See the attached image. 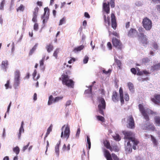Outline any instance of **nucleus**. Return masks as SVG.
<instances>
[{
  "label": "nucleus",
  "mask_w": 160,
  "mask_h": 160,
  "mask_svg": "<svg viewBox=\"0 0 160 160\" xmlns=\"http://www.w3.org/2000/svg\"><path fill=\"white\" fill-rule=\"evenodd\" d=\"M107 46L109 48V49L111 50L112 49V46L110 42H108L107 44Z\"/></svg>",
  "instance_id": "4d7b16f0"
},
{
  "label": "nucleus",
  "mask_w": 160,
  "mask_h": 160,
  "mask_svg": "<svg viewBox=\"0 0 160 160\" xmlns=\"http://www.w3.org/2000/svg\"><path fill=\"white\" fill-rule=\"evenodd\" d=\"M155 123L158 126L160 125V117L157 116L154 118Z\"/></svg>",
  "instance_id": "7c9ffc66"
},
{
  "label": "nucleus",
  "mask_w": 160,
  "mask_h": 160,
  "mask_svg": "<svg viewBox=\"0 0 160 160\" xmlns=\"http://www.w3.org/2000/svg\"><path fill=\"white\" fill-rule=\"evenodd\" d=\"M131 71L134 74H136L137 73L136 70L134 68H132L131 69Z\"/></svg>",
  "instance_id": "6e6d98bb"
},
{
  "label": "nucleus",
  "mask_w": 160,
  "mask_h": 160,
  "mask_svg": "<svg viewBox=\"0 0 160 160\" xmlns=\"http://www.w3.org/2000/svg\"><path fill=\"white\" fill-rule=\"evenodd\" d=\"M128 85L130 91H133V90L134 86L132 83L129 82L128 83Z\"/></svg>",
  "instance_id": "473e14b6"
},
{
  "label": "nucleus",
  "mask_w": 160,
  "mask_h": 160,
  "mask_svg": "<svg viewBox=\"0 0 160 160\" xmlns=\"http://www.w3.org/2000/svg\"><path fill=\"white\" fill-rule=\"evenodd\" d=\"M149 60V59L148 58H144L142 60V62H147Z\"/></svg>",
  "instance_id": "bf43d9fd"
},
{
  "label": "nucleus",
  "mask_w": 160,
  "mask_h": 160,
  "mask_svg": "<svg viewBox=\"0 0 160 160\" xmlns=\"http://www.w3.org/2000/svg\"><path fill=\"white\" fill-rule=\"evenodd\" d=\"M139 36L141 38L142 42L144 46L148 44V39L146 35H144L143 33H139Z\"/></svg>",
  "instance_id": "2eb2a0df"
},
{
  "label": "nucleus",
  "mask_w": 160,
  "mask_h": 160,
  "mask_svg": "<svg viewBox=\"0 0 160 160\" xmlns=\"http://www.w3.org/2000/svg\"><path fill=\"white\" fill-rule=\"evenodd\" d=\"M130 26V22H127L125 23V27L126 28H128Z\"/></svg>",
  "instance_id": "69168bd1"
},
{
  "label": "nucleus",
  "mask_w": 160,
  "mask_h": 160,
  "mask_svg": "<svg viewBox=\"0 0 160 160\" xmlns=\"http://www.w3.org/2000/svg\"><path fill=\"white\" fill-rule=\"evenodd\" d=\"M119 93L120 97V102L121 104L122 105L124 103V100L123 96V90L122 87H120L119 89Z\"/></svg>",
  "instance_id": "a211bd4d"
},
{
  "label": "nucleus",
  "mask_w": 160,
  "mask_h": 160,
  "mask_svg": "<svg viewBox=\"0 0 160 160\" xmlns=\"http://www.w3.org/2000/svg\"><path fill=\"white\" fill-rule=\"evenodd\" d=\"M127 127L130 129H134L135 127V122L132 115H130L127 117Z\"/></svg>",
  "instance_id": "0eeeda50"
},
{
  "label": "nucleus",
  "mask_w": 160,
  "mask_h": 160,
  "mask_svg": "<svg viewBox=\"0 0 160 160\" xmlns=\"http://www.w3.org/2000/svg\"><path fill=\"white\" fill-rule=\"evenodd\" d=\"M20 84V80L14 79L13 87L15 89L17 88Z\"/></svg>",
  "instance_id": "393cba45"
},
{
  "label": "nucleus",
  "mask_w": 160,
  "mask_h": 160,
  "mask_svg": "<svg viewBox=\"0 0 160 160\" xmlns=\"http://www.w3.org/2000/svg\"><path fill=\"white\" fill-rule=\"evenodd\" d=\"M29 144H30V142H28L27 145L23 147V149H22L23 151H25L26 149H27L28 148V146H29Z\"/></svg>",
  "instance_id": "0e129e2a"
},
{
  "label": "nucleus",
  "mask_w": 160,
  "mask_h": 160,
  "mask_svg": "<svg viewBox=\"0 0 160 160\" xmlns=\"http://www.w3.org/2000/svg\"><path fill=\"white\" fill-rule=\"evenodd\" d=\"M102 72L103 73L107 74L108 73H110L111 72V70L110 69H108V71H106L105 70H103Z\"/></svg>",
  "instance_id": "13d9d810"
},
{
  "label": "nucleus",
  "mask_w": 160,
  "mask_h": 160,
  "mask_svg": "<svg viewBox=\"0 0 160 160\" xmlns=\"http://www.w3.org/2000/svg\"><path fill=\"white\" fill-rule=\"evenodd\" d=\"M148 127L149 129H150L152 131H154L155 129V127L153 125H149L148 126Z\"/></svg>",
  "instance_id": "864d4df0"
},
{
  "label": "nucleus",
  "mask_w": 160,
  "mask_h": 160,
  "mask_svg": "<svg viewBox=\"0 0 160 160\" xmlns=\"http://www.w3.org/2000/svg\"><path fill=\"white\" fill-rule=\"evenodd\" d=\"M124 98L125 100L126 101H128L129 100V97L128 94L127 93H125V94Z\"/></svg>",
  "instance_id": "49530a36"
},
{
  "label": "nucleus",
  "mask_w": 160,
  "mask_h": 160,
  "mask_svg": "<svg viewBox=\"0 0 160 160\" xmlns=\"http://www.w3.org/2000/svg\"><path fill=\"white\" fill-rule=\"evenodd\" d=\"M113 138L115 140L117 141H119L121 140V138L118 134H117L116 136H113Z\"/></svg>",
  "instance_id": "ea45409f"
},
{
  "label": "nucleus",
  "mask_w": 160,
  "mask_h": 160,
  "mask_svg": "<svg viewBox=\"0 0 160 160\" xmlns=\"http://www.w3.org/2000/svg\"><path fill=\"white\" fill-rule=\"evenodd\" d=\"M138 34L137 30L134 28H131L128 32L127 35L128 37L134 38L136 37Z\"/></svg>",
  "instance_id": "9d476101"
},
{
  "label": "nucleus",
  "mask_w": 160,
  "mask_h": 160,
  "mask_svg": "<svg viewBox=\"0 0 160 160\" xmlns=\"http://www.w3.org/2000/svg\"><path fill=\"white\" fill-rule=\"evenodd\" d=\"M103 8L107 14L109 13L110 12V8L109 2L108 3L106 2L103 3Z\"/></svg>",
  "instance_id": "f3484780"
},
{
  "label": "nucleus",
  "mask_w": 160,
  "mask_h": 160,
  "mask_svg": "<svg viewBox=\"0 0 160 160\" xmlns=\"http://www.w3.org/2000/svg\"><path fill=\"white\" fill-rule=\"evenodd\" d=\"M109 150L111 152L114 151L115 152H118L119 151V149L118 146L117 145L112 146V147H111V149L110 148Z\"/></svg>",
  "instance_id": "c85d7f7f"
},
{
  "label": "nucleus",
  "mask_w": 160,
  "mask_h": 160,
  "mask_svg": "<svg viewBox=\"0 0 160 160\" xmlns=\"http://www.w3.org/2000/svg\"><path fill=\"white\" fill-rule=\"evenodd\" d=\"M151 100L155 104L160 105V94H155L153 97L151 98Z\"/></svg>",
  "instance_id": "f8f14e48"
},
{
  "label": "nucleus",
  "mask_w": 160,
  "mask_h": 160,
  "mask_svg": "<svg viewBox=\"0 0 160 160\" xmlns=\"http://www.w3.org/2000/svg\"><path fill=\"white\" fill-rule=\"evenodd\" d=\"M151 69L153 71L160 70V63L152 66Z\"/></svg>",
  "instance_id": "412c9836"
},
{
  "label": "nucleus",
  "mask_w": 160,
  "mask_h": 160,
  "mask_svg": "<svg viewBox=\"0 0 160 160\" xmlns=\"http://www.w3.org/2000/svg\"><path fill=\"white\" fill-rule=\"evenodd\" d=\"M66 18L64 17L62 19L60 20L59 25L60 26L62 25V24L65 23L66 22Z\"/></svg>",
  "instance_id": "e433bc0d"
},
{
  "label": "nucleus",
  "mask_w": 160,
  "mask_h": 160,
  "mask_svg": "<svg viewBox=\"0 0 160 160\" xmlns=\"http://www.w3.org/2000/svg\"><path fill=\"white\" fill-rule=\"evenodd\" d=\"M142 26L147 31L150 30L152 28V22L147 17L143 18L142 21Z\"/></svg>",
  "instance_id": "423d86ee"
},
{
  "label": "nucleus",
  "mask_w": 160,
  "mask_h": 160,
  "mask_svg": "<svg viewBox=\"0 0 160 160\" xmlns=\"http://www.w3.org/2000/svg\"><path fill=\"white\" fill-rule=\"evenodd\" d=\"M54 99L53 98V96L52 95H50L49 97L48 101V105H51L52 102H53Z\"/></svg>",
  "instance_id": "72a5a7b5"
},
{
  "label": "nucleus",
  "mask_w": 160,
  "mask_h": 160,
  "mask_svg": "<svg viewBox=\"0 0 160 160\" xmlns=\"http://www.w3.org/2000/svg\"><path fill=\"white\" fill-rule=\"evenodd\" d=\"M60 144V142H59L58 143H57L55 147V151L57 153H58L59 151V147Z\"/></svg>",
  "instance_id": "79ce46f5"
},
{
  "label": "nucleus",
  "mask_w": 160,
  "mask_h": 160,
  "mask_svg": "<svg viewBox=\"0 0 160 160\" xmlns=\"http://www.w3.org/2000/svg\"><path fill=\"white\" fill-rule=\"evenodd\" d=\"M104 155L107 160H123L119 159L114 153H112L111 154L106 149L104 151Z\"/></svg>",
  "instance_id": "20e7f679"
},
{
  "label": "nucleus",
  "mask_w": 160,
  "mask_h": 160,
  "mask_svg": "<svg viewBox=\"0 0 160 160\" xmlns=\"http://www.w3.org/2000/svg\"><path fill=\"white\" fill-rule=\"evenodd\" d=\"M89 59L88 57L87 56H85L83 60V62L84 64L87 63Z\"/></svg>",
  "instance_id": "09e8293b"
},
{
  "label": "nucleus",
  "mask_w": 160,
  "mask_h": 160,
  "mask_svg": "<svg viewBox=\"0 0 160 160\" xmlns=\"http://www.w3.org/2000/svg\"><path fill=\"white\" fill-rule=\"evenodd\" d=\"M80 132V128H78V129L76 135V137L78 138L79 137V135Z\"/></svg>",
  "instance_id": "603ef678"
},
{
  "label": "nucleus",
  "mask_w": 160,
  "mask_h": 160,
  "mask_svg": "<svg viewBox=\"0 0 160 160\" xmlns=\"http://www.w3.org/2000/svg\"><path fill=\"white\" fill-rule=\"evenodd\" d=\"M52 126H53L52 124H51L49 127L48 128L47 130V132L44 138V140H45L46 138L48 136V135L49 134L50 132L52 131Z\"/></svg>",
  "instance_id": "cd10ccee"
},
{
  "label": "nucleus",
  "mask_w": 160,
  "mask_h": 160,
  "mask_svg": "<svg viewBox=\"0 0 160 160\" xmlns=\"http://www.w3.org/2000/svg\"><path fill=\"white\" fill-rule=\"evenodd\" d=\"M87 142L88 144V149H89L91 148V143L90 142V139L89 136H87Z\"/></svg>",
  "instance_id": "c03bdc74"
},
{
  "label": "nucleus",
  "mask_w": 160,
  "mask_h": 160,
  "mask_svg": "<svg viewBox=\"0 0 160 160\" xmlns=\"http://www.w3.org/2000/svg\"><path fill=\"white\" fill-rule=\"evenodd\" d=\"M112 99L115 102L118 101L119 99L118 96V93L116 91H114L112 93Z\"/></svg>",
  "instance_id": "dca6fc26"
},
{
  "label": "nucleus",
  "mask_w": 160,
  "mask_h": 160,
  "mask_svg": "<svg viewBox=\"0 0 160 160\" xmlns=\"http://www.w3.org/2000/svg\"><path fill=\"white\" fill-rule=\"evenodd\" d=\"M92 86H90V88L89 90H86L85 93H91L92 92Z\"/></svg>",
  "instance_id": "5fc2aeb1"
},
{
  "label": "nucleus",
  "mask_w": 160,
  "mask_h": 160,
  "mask_svg": "<svg viewBox=\"0 0 160 160\" xmlns=\"http://www.w3.org/2000/svg\"><path fill=\"white\" fill-rule=\"evenodd\" d=\"M71 102L72 101L71 100L68 101L66 103V106H67L70 105L71 104Z\"/></svg>",
  "instance_id": "338daca9"
},
{
  "label": "nucleus",
  "mask_w": 160,
  "mask_h": 160,
  "mask_svg": "<svg viewBox=\"0 0 160 160\" xmlns=\"http://www.w3.org/2000/svg\"><path fill=\"white\" fill-rule=\"evenodd\" d=\"M38 45V43H36L32 49L30 50L29 53V55H31L34 52V51L36 49L37 46Z\"/></svg>",
  "instance_id": "c756f323"
},
{
  "label": "nucleus",
  "mask_w": 160,
  "mask_h": 160,
  "mask_svg": "<svg viewBox=\"0 0 160 160\" xmlns=\"http://www.w3.org/2000/svg\"><path fill=\"white\" fill-rule=\"evenodd\" d=\"M39 11V8L36 7L34 10V11L33 12L32 18V21L34 22H37V16Z\"/></svg>",
  "instance_id": "4468645a"
},
{
  "label": "nucleus",
  "mask_w": 160,
  "mask_h": 160,
  "mask_svg": "<svg viewBox=\"0 0 160 160\" xmlns=\"http://www.w3.org/2000/svg\"><path fill=\"white\" fill-rule=\"evenodd\" d=\"M62 131L61 133V138L68 139L69 137L70 132V128L68 125V124L66 125H64L62 127Z\"/></svg>",
  "instance_id": "39448f33"
},
{
  "label": "nucleus",
  "mask_w": 160,
  "mask_h": 160,
  "mask_svg": "<svg viewBox=\"0 0 160 160\" xmlns=\"http://www.w3.org/2000/svg\"><path fill=\"white\" fill-rule=\"evenodd\" d=\"M109 35L111 34H112L115 36L117 37L118 38H119V35L118 33L116 31H113L112 32H111L110 31H109Z\"/></svg>",
  "instance_id": "c9c22d12"
},
{
  "label": "nucleus",
  "mask_w": 160,
  "mask_h": 160,
  "mask_svg": "<svg viewBox=\"0 0 160 160\" xmlns=\"http://www.w3.org/2000/svg\"><path fill=\"white\" fill-rule=\"evenodd\" d=\"M13 152H15L17 155L18 154L19 152V147L17 146L13 148Z\"/></svg>",
  "instance_id": "58836bf2"
},
{
  "label": "nucleus",
  "mask_w": 160,
  "mask_h": 160,
  "mask_svg": "<svg viewBox=\"0 0 160 160\" xmlns=\"http://www.w3.org/2000/svg\"><path fill=\"white\" fill-rule=\"evenodd\" d=\"M103 18L105 23L106 24L107 23L108 25H110V18L108 16L107 18L106 15H104Z\"/></svg>",
  "instance_id": "b1692460"
},
{
  "label": "nucleus",
  "mask_w": 160,
  "mask_h": 160,
  "mask_svg": "<svg viewBox=\"0 0 160 160\" xmlns=\"http://www.w3.org/2000/svg\"><path fill=\"white\" fill-rule=\"evenodd\" d=\"M112 42L114 47L118 49L122 50L123 48V45L120 39L115 38H113Z\"/></svg>",
  "instance_id": "6e6552de"
},
{
  "label": "nucleus",
  "mask_w": 160,
  "mask_h": 160,
  "mask_svg": "<svg viewBox=\"0 0 160 160\" xmlns=\"http://www.w3.org/2000/svg\"><path fill=\"white\" fill-rule=\"evenodd\" d=\"M34 30L35 31H37L38 29V23L35 22L33 26Z\"/></svg>",
  "instance_id": "8fccbe9b"
},
{
  "label": "nucleus",
  "mask_w": 160,
  "mask_h": 160,
  "mask_svg": "<svg viewBox=\"0 0 160 160\" xmlns=\"http://www.w3.org/2000/svg\"><path fill=\"white\" fill-rule=\"evenodd\" d=\"M103 144L104 146L108 149H109L110 148L111 149V146L110 145L109 141L108 140H105L103 142Z\"/></svg>",
  "instance_id": "5701e85b"
},
{
  "label": "nucleus",
  "mask_w": 160,
  "mask_h": 160,
  "mask_svg": "<svg viewBox=\"0 0 160 160\" xmlns=\"http://www.w3.org/2000/svg\"><path fill=\"white\" fill-rule=\"evenodd\" d=\"M115 0H110V3L111 8H113L115 7Z\"/></svg>",
  "instance_id": "3c124183"
},
{
  "label": "nucleus",
  "mask_w": 160,
  "mask_h": 160,
  "mask_svg": "<svg viewBox=\"0 0 160 160\" xmlns=\"http://www.w3.org/2000/svg\"><path fill=\"white\" fill-rule=\"evenodd\" d=\"M37 70L35 69L34 70V72L32 74V76L33 77V79L35 78V77L37 75Z\"/></svg>",
  "instance_id": "774afa93"
},
{
  "label": "nucleus",
  "mask_w": 160,
  "mask_h": 160,
  "mask_svg": "<svg viewBox=\"0 0 160 160\" xmlns=\"http://www.w3.org/2000/svg\"><path fill=\"white\" fill-rule=\"evenodd\" d=\"M8 65V61H3L2 62L1 67L2 68L5 70V71H6Z\"/></svg>",
  "instance_id": "6ab92c4d"
},
{
  "label": "nucleus",
  "mask_w": 160,
  "mask_h": 160,
  "mask_svg": "<svg viewBox=\"0 0 160 160\" xmlns=\"http://www.w3.org/2000/svg\"><path fill=\"white\" fill-rule=\"evenodd\" d=\"M10 84V81L9 80H8L7 82V83L5 84V86L6 89L8 88Z\"/></svg>",
  "instance_id": "052dcab7"
},
{
  "label": "nucleus",
  "mask_w": 160,
  "mask_h": 160,
  "mask_svg": "<svg viewBox=\"0 0 160 160\" xmlns=\"http://www.w3.org/2000/svg\"><path fill=\"white\" fill-rule=\"evenodd\" d=\"M151 140L153 142V144L156 146L158 145V142L156 139L154 138V137H153L152 135H151Z\"/></svg>",
  "instance_id": "2f4dec72"
},
{
  "label": "nucleus",
  "mask_w": 160,
  "mask_h": 160,
  "mask_svg": "<svg viewBox=\"0 0 160 160\" xmlns=\"http://www.w3.org/2000/svg\"><path fill=\"white\" fill-rule=\"evenodd\" d=\"M84 16L85 17L88 18H89L90 17V16L88 13L86 12L84 13Z\"/></svg>",
  "instance_id": "680f3d73"
},
{
  "label": "nucleus",
  "mask_w": 160,
  "mask_h": 160,
  "mask_svg": "<svg viewBox=\"0 0 160 160\" xmlns=\"http://www.w3.org/2000/svg\"><path fill=\"white\" fill-rule=\"evenodd\" d=\"M84 48V46L83 45H81L78 47L75 48L73 50V51L75 52L80 51L82 50Z\"/></svg>",
  "instance_id": "bb28decb"
},
{
  "label": "nucleus",
  "mask_w": 160,
  "mask_h": 160,
  "mask_svg": "<svg viewBox=\"0 0 160 160\" xmlns=\"http://www.w3.org/2000/svg\"><path fill=\"white\" fill-rule=\"evenodd\" d=\"M46 48L47 52L49 53L53 50V47L52 43H50L47 45Z\"/></svg>",
  "instance_id": "aec40b11"
},
{
  "label": "nucleus",
  "mask_w": 160,
  "mask_h": 160,
  "mask_svg": "<svg viewBox=\"0 0 160 160\" xmlns=\"http://www.w3.org/2000/svg\"><path fill=\"white\" fill-rule=\"evenodd\" d=\"M24 9V7L22 4H21L20 6L18 7V8L17 9V12H18L19 11H23Z\"/></svg>",
  "instance_id": "37998d69"
},
{
  "label": "nucleus",
  "mask_w": 160,
  "mask_h": 160,
  "mask_svg": "<svg viewBox=\"0 0 160 160\" xmlns=\"http://www.w3.org/2000/svg\"><path fill=\"white\" fill-rule=\"evenodd\" d=\"M122 133L124 135V138L128 140L126 148V151L129 152H131L132 151V143L133 145V148L134 150H136V146L138 145L139 141L133 137L134 135L133 133L131 131H123Z\"/></svg>",
  "instance_id": "f257e3e1"
},
{
  "label": "nucleus",
  "mask_w": 160,
  "mask_h": 160,
  "mask_svg": "<svg viewBox=\"0 0 160 160\" xmlns=\"http://www.w3.org/2000/svg\"><path fill=\"white\" fill-rule=\"evenodd\" d=\"M138 107L140 111L141 112L144 118L147 121H149V117L147 113H146V112L144 109L143 106L141 104H139L138 105Z\"/></svg>",
  "instance_id": "9b49d317"
},
{
  "label": "nucleus",
  "mask_w": 160,
  "mask_h": 160,
  "mask_svg": "<svg viewBox=\"0 0 160 160\" xmlns=\"http://www.w3.org/2000/svg\"><path fill=\"white\" fill-rule=\"evenodd\" d=\"M98 106L99 112L100 113L104 115V110H105L106 106V103L104 98L102 97H99L98 98Z\"/></svg>",
  "instance_id": "7ed1b4c3"
},
{
  "label": "nucleus",
  "mask_w": 160,
  "mask_h": 160,
  "mask_svg": "<svg viewBox=\"0 0 160 160\" xmlns=\"http://www.w3.org/2000/svg\"><path fill=\"white\" fill-rule=\"evenodd\" d=\"M49 10L48 7L45 8H44V13L43 16L42 17L43 19V23H45L47 22L49 18Z\"/></svg>",
  "instance_id": "1a4fd4ad"
},
{
  "label": "nucleus",
  "mask_w": 160,
  "mask_h": 160,
  "mask_svg": "<svg viewBox=\"0 0 160 160\" xmlns=\"http://www.w3.org/2000/svg\"><path fill=\"white\" fill-rule=\"evenodd\" d=\"M111 18L112 27L114 30H115L117 28V24L116 19V17L114 13H111Z\"/></svg>",
  "instance_id": "ddd939ff"
},
{
  "label": "nucleus",
  "mask_w": 160,
  "mask_h": 160,
  "mask_svg": "<svg viewBox=\"0 0 160 160\" xmlns=\"http://www.w3.org/2000/svg\"><path fill=\"white\" fill-rule=\"evenodd\" d=\"M59 52V49L58 48L56 49L53 53V56L55 57L56 58H57L58 54Z\"/></svg>",
  "instance_id": "a19ab883"
},
{
  "label": "nucleus",
  "mask_w": 160,
  "mask_h": 160,
  "mask_svg": "<svg viewBox=\"0 0 160 160\" xmlns=\"http://www.w3.org/2000/svg\"><path fill=\"white\" fill-rule=\"evenodd\" d=\"M45 59V57H43L41 60L39 62V64H40V66L42 67V66H43L44 64V61Z\"/></svg>",
  "instance_id": "de8ad7c7"
},
{
  "label": "nucleus",
  "mask_w": 160,
  "mask_h": 160,
  "mask_svg": "<svg viewBox=\"0 0 160 160\" xmlns=\"http://www.w3.org/2000/svg\"><path fill=\"white\" fill-rule=\"evenodd\" d=\"M62 78H59V80H62V83L69 87L73 88L74 82L72 79H69V77L68 75L63 74L62 75Z\"/></svg>",
  "instance_id": "f03ea898"
},
{
  "label": "nucleus",
  "mask_w": 160,
  "mask_h": 160,
  "mask_svg": "<svg viewBox=\"0 0 160 160\" xmlns=\"http://www.w3.org/2000/svg\"><path fill=\"white\" fill-rule=\"evenodd\" d=\"M5 3V0H3L1 2L0 5V10H3L4 5Z\"/></svg>",
  "instance_id": "a18cd8bd"
},
{
  "label": "nucleus",
  "mask_w": 160,
  "mask_h": 160,
  "mask_svg": "<svg viewBox=\"0 0 160 160\" xmlns=\"http://www.w3.org/2000/svg\"><path fill=\"white\" fill-rule=\"evenodd\" d=\"M138 30L140 33H142L144 31V29L141 27H140L138 29Z\"/></svg>",
  "instance_id": "e2e57ef3"
},
{
  "label": "nucleus",
  "mask_w": 160,
  "mask_h": 160,
  "mask_svg": "<svg viewBox=\"0 0 160 160\" xmlns=\"http://www.w3.org/2000/svg\"><path fill=\"white\" fill-rule=\"evenodd\" d=\"M20 72L18 70H16L15 72V76L14 79L20 80Z\"/></svg>",
  "instance_id": "a878e982"
},
{
  "label": "nucleus",
  "mask_w": 160,
  "mask_h": 160,
  "mask_svg": "<svg viewBox=\"0 0 160 160\" xmlns=\"http://www.w3.org/2000/svg\"><path fill=\"white\" fill-rule=\"evenodd\" d=\"M97 119L98 120L102 122H105V118L104 117L101 116H96Z\"/></svg>",
  "instance_id": "f704fd0d"
},
{
  "label": "nucleus",
  "mask_w": 160,
  "mask_h": 160,
  "mask_svg": "<svg viewBox=\"0 0 160 160\" xmlns=\"http://www.w3.org/2000/svg\"><path fill=\"white\" fill-rule=\"evenodd\" d=\"M63 98V96L56 97L54 99L53 102H58L59 101L62 100V99Z\"/></svg>",
  "instance_id": "4c0bfd02"
},
{
  "label": "nucleus",
  "mask_w": 160,
  "mask_h": 160,
  "mask_svg": "<svg viewBox=\"0 0 160 160\" xmlns=\"http://www.w3.org/2000/svg\"><path fill=\"white\" fill-rule=\"evenodd\" d=\"M114 61L119 69H121L122 68L121 61L116 58L114 59Z\"/></svg>",
  "instance_id": "4be33fe9"
}]
</instances>
